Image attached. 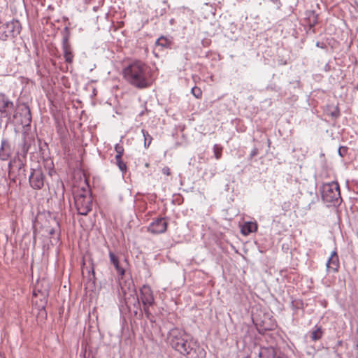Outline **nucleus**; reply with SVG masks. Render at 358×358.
Masks as SVG:
<instances>
[{"mask_svg": "<svg viewBox=\"0 0 358 358\" xmlns=\"http://www.w3.org/2000/svg\"><path fill=\"white\" fill-rule=\"evenodd\" d=\"M162 173L164 174V175H166V176H170L171 174V170L168 167V166H165L162 169Z\"/></svg>", "mask_w": 358, "mask_h": 358, "instance_id": "72a5a7b5", "label": "nucleus"}, {"mask_svg": "<svg viewBox=\"0 0 358 358\" xmlns=\"http://www.w3.org/2000/svg\"><path fill=\"white\" fill-rule=\"evenodd\" d=\"M275 358H288L285 354L279 352Z\"/></svg>", "mask_w": 358, "mask_h": 358, "instance_id": "f704fd0d", "label": "nucleus"}, {"mask_svg": "<svg viewBox=\"0 0 358 358\" xmlns=\"http://www.w3.org/2000/svg\"><path fill=\"white\" fill-rule=\"evenodd\" d=\"M168 222L166 217H157L148 227V231L153 234H163L166 231Z\"/></svg>", "mask_w": 358, "mask_h": 358, "instance_id": "ddd939ff", "label": "nucleus"}, {"mask_svg": "<svg viewBox=\"0 0 358 358\" xmlns=\"http://www.w3.org/2000/svg\"><path fill=\"white\" fill-rule=\"evenodd\" d=\"M48 225H43L42 227L47 234L51 238L55 234L59 232V224L55 217H50L48 220H46Z\"/></svg>", "mask_w": 358, "mask_h": 358, "instance_id": "2eb2a0df", "label": "nucleus"}, {"mask_svg": "<svg viewBox=\"0 0 358 358\" xmlns=\"http://www.w3.org/2000/svg\"><path fill=\"white\" fill-rule=\"evenodd\" d=\"M222 150H223V148L220 145H218V144L214 145L213 152H214L215 157L217 159H220L221 158L222 154Z\"/></svg>", "mask_w": 358, "mask_h": 358, "instance_id": "cd10ccee", "label": "nucleus"}, {"mask_svg": "<svg viewBox=\"0 0 358 358\" xmlns=\"http://www.w3.org/2000/svg\"><path fill=\"white\" fill-rule=\"evenodd\" d=\"M301 304L302 305V302H296V305L295 306L294 305V301H292V307L295 308H299V304Z\"/></svg>", "mask_w": 358, "mask_h": 358, "instance_id": "c9c22d12", "label": "nucleus"}, {"mask_svg": "<svg viewBox=\"0 0 358 358\" xmlns=\"http://www.w3.org/2000/svg\"><path fill=\"white\" fill-rule=\"evenodd\" d=\"M323 335V331L321 327L315 326V329L312 331L310 338L313 341H316L320 340Z\"/></svg>", "mask_w": 358, "mask_h": 358, "instance_id": "393cba45", "label": "nucleus"}, {"mask_svg": "<svg viewBox=\"0 0 358 358\" xmlns=\"http://www.w3.org/2000/svg\"><path fill=\"white\" fill-rule=\"evenodd\" d=\"M12 155V148L7 139H2L0 147V159L2 161L8 160Z\"/></svg>", "mask_w": 358, "mask_h": 358, "instance_id": "dca6fc26", "label": "nucleus"}, {"mask_svg": "<svg viewBox=\"0 0 358 358\" xmlns=\"http://www.w3.org/2000/svg\"><path fill=\"white\" fill-rule=\"evenodd\" d=\"M50 283L47 279L44 278L38 279L35 285L33 295L38 296L41 301H46L50 294Z\"/></svg>", "mask_w": 358, "mask_h": 358, "instance_id": "f8f14e48", "label": "nucleus"}, {"mask_svg": "<svg viewBox=\"0 0 358 358\" xmlns=\"http://www.w3.org/2000/svg\"><path fill=\"white\" fill-rule=\"evenodd\" d=\"M329 115L334 119L340 115V111L338 107H334L332 110L329 111Z\"/></svg>", "mask_w": 358, "mask_h": 358, "instance_id": "7c9ffc66", "label": "nucleus"}, {"mask_svg": "<svg viewBox=\"0 0 358 358\" xmlns=\"http://www.w3.org/2000/svg\"><path fill=\"white\" fill-rule=\"evenodd\" d=\"M108 255L110 258V262L115 267L117 271V274L118 275L119 277L122 278V277L125 274V269L120 266L119 258L112 251L109 252Z\"/></svg>", "mask_w": 358, "mask_h": 358, "instance_id": "6ab92c4d", "label": "nucleus"}, {"mask_svg": "<svg viewBox=\"0 0 358 358\" xmlns=\"http://www.w3.org/2000/svg\"><path fill=\"white\" fill-rule=\"evenodd\" d=\"M36 150L34 135H30L27 131L23 134V139L17 145L15 156L8 163V177L11 182L18 181L20 185L27 180L26 162L27 155L29 151Z\"/></svg>", "mask_w": 358, "mask_h": 358, "instance_id": "f257e3e1", "label": "nucleus"}, {"mask_svg": "<svg viewBox=\"0 0 358 358\" xmlns=\"http://www.w3.org/2000/svg\"><path fill=\"white\" fill-rule=\"evenodd\" d=\"M156 45L161 46L165 48H171L173 41L165 36L159 37L155 42Z\"/></svg>", "mask_w": 358, "mask_h": 358, "instance_id": "5701e85b", "label": "nucleus"}, {"mask_svg": "<svg viewBox=\"0 0 358 358\" xmlns=\"http://www.w3.org/2000/svg\"><path fill=\"white\" fill-rule=\"evenodd\" d=\"M145 166L146 167H148V166H149V164H148V163H146Z\"/></svg>", "mask_w": 358, "mask_h": 358, "instance_id": "ea45409f", "label": "nucleus"}, {"mask_svg": "<svg viewBox=\"0 0 358 358\" xmlns=\"http://www.w3.org/2000/svg\"><path fill=\"white\" fill-rule=\"evenodd\" d=\"M85 270L87 271L88 273V278L90 281H92V282L94 284L96 281V276H95V271H94V264L93 262V260L90 259V268L86 267L83 268L82 269V273L84 274Z\"/></svg>", "mask_w": 358, "mask_h": 358, "instance_id": "b1692460", "label": "nucleus"}, {"mask_svg": "<svg viewBox=\"0 0 358 358\" xmlns=\"http://www.w3.org/2000/svg\"><path fill=\"white\" fill-rule=\"evenodd\" d=\"M322 199L324 203L334 206H339L342 202L340 186L337 181L324 183L321 187Z\"/></svg>", "mask_w": 358, "mask_h": 358, "instance_id": "20e7f679", "label": "nucleus"}, {"mask_svg": "<svg viewBox=\"0 0 358 358\" xmlns=\"http://www.w3.org/2000/svg\"><path fill=\"white\" fill-rule=\"evenodd\" d=\"M191 92L196 99H201L202 96V91L198 87H192Z\"/></svg>", "mask_w": 358, "mask_h": 358, "instance_id": "c756f323", "label": "nucleus"}, {"mask_svg": "<svg viewBox=\"0 0 358 358\" xmlns=\"http://www.w3.org/2000/svg\"><path fill=\"white\" fill-rule=\"evenodd\" d=\"M115 164L118 166L120 171L122 173H125L127 171V166L125 162H123L122 157H115Z\"/></svg>", "mask_w": 358, "mask_h": 358, "instance_id": "a878e982", "label": "nucleus"}, {"mask_svg": "<svg viewBox=\"0 0 358 358\" xmlns=\"http://www.w3.org/2000/svg\"><path fill=\"white\" fill-rule=\"evenodd\" d=\"M342 150H343L344 151L346 150V149L345 148H340L339 150H338V153L339 155L343 157L344 155V154L343 153V151Z\"/></svg>", "mask_w": 358, "mask_h": 358, "instance_id": "e433bc0d", "label": "nucleus"}, {"mask_svg": "<svg viewBox=\"0 0 358 358\" xmlns=\"http://www.w3.org/2000/svg\"><path fill=\"white\" fill-rule=\"evenodd\" d=\"M115 150L116 152V155L115 157H122L124 152V149L122 145L119 143L116 144L115 145Z\"/></svg>", "mask_w": 358, "mask_h": 358, "instance_id": "c85d7f7f", "label": "nucleus"}, {"mask_svg": "<svg viewBox=\"0 0 358 358\" xmlns=\"http://www.w3.org/2000/svg\"><path fill=\"white\" fill-rule=\"evenodd\" d=\"M93 199L89 189L81 188L74 193V203L78 213L87 215L92 208Z\"/></svg>", "mask_w": 358, "mask_h": 358, "instance_id": "39448f33", "label": "nucleus"}, {"mask_svg": "<svg viewBox=\"0 0 358 358\" xmlns=\"http://www.w3.org/2000/svg\"><path fill=\"white\" fill-rule=\"evenodd\" d=\"M278 354L273 347H262L259 349L258 356L259 358H275Z\"/></svg>", "mask_w": 358, "mask_h": 358, "instance_id": "aec40b11", "label": "nucleus"}, {"mask_svg": "<svg viewBox=\"0 0 358 358\" xmlns=\"http://www.w3.org/2000/svg\"><path fill=\"white\" fill-rule=\"evenodd\" d=\"M140 297L143 306H152L155 303L152 290L150 287L147 285H143L140 289Z\"/></svg>", "mask_w": 358, "mask_h": 358, "instance_id": "4468645a", "label": "nucleus"}, {"mask_svg": "<svg viewBox=\"0 0 358 358\" xmlns=\"http://www.w3.org/2000/svg\"><path fill=\"white\" fill-rule=\"evenodd\" d=\"M306 20L310 29H313V31L315 32L314 27L318 22V15L315 10H308L306 13Z\"/></svg>", "mask_w": 358, "mask_h": 358, "instance_id": "412c9836", "label": "nucleus"}, {"mask_svg": "<svg viewBox=\"0 0 358 358\" xmlns=\"http://www.w3.org/2000/svg\"><path fill=\"white\" fill-rule=\"evenodd\" d=\"M141 131L144 137V146L145 148H148L152 141V137L149 134L148 131H147L146 130L142 129Z\"/></svg>", "mask_w": 358, "mask_h": 358, "instance_id": "bb28decb", "label": "nucleus"}, {"mask_svg": "<svg viewBox=\"0 0 358 358\" xmlns=\"http://www.w3.org/2000/svg\"><path fill=\"white\" fill-rule=\"evenodd\" d=\"M21 26L18 20H12L0 26V40L6 41L20 33Z\"/></svg>", "mask_w": 358, "mask_h": 358, "instance_id": "1a4fd4ad", "label": "nucleus"}, {"mask_svg": "<svg viewBox=\"0 0 358 358\" xmlns=\"http://www.w3.org/2000/svg\"><path fill=\"white\" fill-rule=\"evenodd\" d=\"M357 358H358V357H357Z\"/></svg>", "mask_w": 358, "mask_h": 358, "instance_id": "79ce46f5", "label": "nucleus"}, {"mask_svg": "<svg viewBox=\"0 0 358 358\" xmlns=\"http://www.w3.org/2000/svg\"><path fill=\"white\" fill-rule=\"evenodd\" d=\"M270 143H271V141H270V139H268V145H270Z\"/></svg>", "mask_w": 358, "mask_h": 358, "instance_id": "58836bf2", "label": "nucleus"}, {"mask_svg": "<svg viewBox=\"0 0 358 358\" xmlns=\"http://www.w3.org/2000/svg\"><path fill=\"white\" fill-rule=\"evenodd\" d=\"M339 267L340 262L338 256L337 252L334 251L327 262V270L329 272L332 271L334 273H336L338 271Z\"/></svg>", "mask_w": 358, "mask_h": 358, "instance_id": "f3484780", "label": "nucleus"}, {"mask_svg": "<svg viewBox=\"0 0 358 358\" xmlns=\"http://www.w3.org/2000/svg\"><path fill=\"white\" fill-rule=\"evenodd\" d=\"M289 203H284V204H283V208H289Z\"/></svg>", "mask_w": 358, "mask_h": 358, "instance_id": "4c0bfd02", "label": "nucleus"}, {"mask_svg": "<svg viewBox=\"0 0 358 358\" xmlns=\"http://www.w3.org/2000/svg\"><path fill=\"white\" fill-rule=\"evenodd\" d=\"M259 150L257 148L252 149L250 155V159H252L254 157L258 155Z\"/></svg>", "mask_w": 358, "mask_h": 358, "instance_id": "473e14b6", "label": "nucleus"}, {"mask_svg": "<svg viewBox=\"0 0 358 358\" xmlns=\"http://www.w3.org/2000/svg\"><path fill=\"white\" fill-rule=\"evenodd\" d=\"M167 341L173 349L187 358H206V350L182 329H171L168 333Z\"/></svg>", "mask_w": 358, "mask_h": 358, "instance_id": "f03ea898", "label": "nucleus"}, {"mask_svg": "<svg viewBox=\"0 0 358 358\" xmlns=\"http://www.w3.org/2000/svg\"><path fill=\"white\" fill-rule=\"evenodd\" d=\"M13 119L17 120V122L22 125L23 130L22 135L24 131H27L30 135H34L29 133L31 123L32 121V115L29 106L26 103H20L16 105L14 113L13 115Z\"/></svg>", "mask_w": 358, "mask_h": 358, "instance_id": "0eeeda50", "label": "nucleus"}, {"mask_svg": "<svg viewBox=\"0 0 358 358\" xmlns=\"http://www.w3.org/2000/svg\"><path fill=\"white\" fill-rule=\"evenodd\" d=\"M150 306H149V305L143 306V310H144L145 315L148 320H150V317L152 315L151 313L149 310Z\"/></svg>", "mask_w": 358, "mask_h": 358, "instance_id": "2f4dec72", "label": "nucleus"}, {"mask_svg": "<svg viewBox=\"0 0 358 358\" xmlns=\"http://www.w3.org/2000/svg\"><path fill=\"white\" fill-rule=\"evenodd\" d=\"M120 285L126 306L131 310V305L133 304L136 309L134 310V313L136 315L138 310L140 309V302L133 281L131 280L128 282H120Z\"/></svg>", "mask_w": 358, "mask_h": 358, "instance_id": "423d86ee", "label": "nucleus"}, {"mask_svg": "<svg viewBox=\"0 0 358 358\" xmlns=\"http://www.w3.org/2000/svg\"><path fill=\"white\" fill-rule=\"evenodd\" d=\"M62 48L65 62L68 64H71L73 62V54L71 50V45L69 42L68 36H66L63 38Z\"/></svg>", "mask_w": 358, "mask_h": 358, "instance_id": "a211bd4d", "label": "nucleus"}, {"mask_svg": "<svg viewBox=\"0 0 358 358\" xmlns=\"http://www.w3.org/2000/svg\"><path fill=\"white\" fill-rule=\"evenodd\" d=\"M124 78L138 89L149 87L152 84L150 67L141 60L131 62L123 69Z\"/></svg>", "mask_w": 358, "mask_h": 358, "instance_id": "7ed1b4c3", "label": "nucleus"}, {"mask_svg": "<svg viewBox=\"0 0 358 358\" xmlns=\"http://www.w3.org/2000/svg\"><path fill=\"white\" fill-rule=\"evenodd\" d=\"M253 323L258 332L264 334L267 331H271L276 327L275 320L268 314L262 313L252 315Z\"/></svg>", "mask_w": 358, "mask_h": 358, "instance_id": "6e6552de", "label": "nucleus"}, {"mask_svg": "<svg viewBox=\"0 0 358 358\" xmlns=\"http://www.w3.org/2000/svg\"><path fill=\"white\" fill-rule=\"evenodd\" d=\"M14 108L13 102L11 101L4 94L0 93V120H6V126L11 120V110Z\"/></svg>", "mask_w": 358, "mask_h": 358, "instance_id": "9d476101", "label": "nucleus"}, {"mask_svg": "<svg viewBox=\"0 0 358 358\" xmlns=\"http://www.w3.org/2000/svg\"><path fill=\"white\" fill-rule=\"evenodd\" d=\"M257 230V224L255 222H245L242 227L241 231V233L247 236L252 232L256 231Z\"/></svg>", "mask_w": 358, "mask_h": 358, "instance_id": "4be33fe9", "label": "nucleus"}, {"mask_svg": "<svg viewBox=\"0 0 358 358\" xmlns=\"http://www.w3.org/2000/svg\"><path fill=\"white\" fill-rule=\"evenodd\" d=\"M45 175L41 168L31 169L29 182L34 189H41L45 184Z\"/></svg>", "mask_w": 358, "mask_h": 358, "instance_id": "9b49d317", "label": "nucleus"}, {"mask_svg": "<svg viewBox=\"0 0 358 358\" xmlns=\"http://www.w3.org/2000/svg\"><path fill=\"white\" fill-rule=\"evenodd\" d=\"M273 2H277L279 0H272Z\"/></svg>", "mask_w": 358, "mask_h": 358, "instance_id": "a19ab883", "label": "nucleus"}]
</instances>
